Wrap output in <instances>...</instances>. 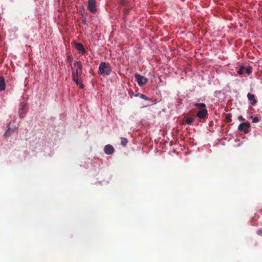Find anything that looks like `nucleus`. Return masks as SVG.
<instances>
[{"label": "nucleus", "instance_id": "2", "mask_svg": "<svg viewBox=\"0 0 262 262\" xmlns=\"http://www.w3.org/2000/svg\"><path fill=\"white\" fill-rule=\"evenodd\" d=\"M82 64L80 61H75L73 64L72 75L80 76L82 74Z\"/></svg>", "mask_w": 262, "mask_h": 262}, {"label": "nucleus", "instance_id": "6", "mask_svg": "<svg viewBox=\"0 0 262 262\" xmlns=\"http://www.w3.org/2000/svg\"><path fill=\"white\" fill-rule=\"evenodd\" d=\"M208 115V111L206 108L199 110L196 114V116L201 119H206Z\"/></svg>", "mask_w": 262, "mask_h": 262}, {"label": "nucleus", "instance_id": "12", "mask_svg": "<svg viewBox=\"0 0 262 262\" xmlns=\"http://www.w3.org/2000/svg\"><path fill=\"white\" fill-rule=\"evenodd\" d=\"M6 89L5 80L3 77L0 76V91Z\"/></svg>", "mask_w": 262, "mask_h": 262}, {"label": "nucleus", "instance_id": "9", "mask_svg": "<svg viewBox=\"0 0 262 262\" xmlns=\"http://www.w3.org/2000/svg\"><path fill=\"white\" fill-rule=\"evenodd\" d=\"M104 151L107 155H111L114 153L115 149L113 146L108 144L105 146L104 148Z\"/></svg>", "mask_w": 262, "mask_h": 262}, {"label": "nucleus", "instance_id": "20", "mask_svg": "<svg viewBox=\"0 0 262 262\" xmlns=\"http://www.w3.org/2000/svg\"><path fill=\"white\" fill-rule=\"evenodd\" d=\"M259 118L257 117H255L252 119V122L257 123L259 121Z\"/></svg>", "mask_w": 262, "mask_h": 262}, {"label": "nucleus", "instance_id": "1", "mask_svg": "<svg viewBox=\"0 0 262 262\" xmlns=\"http://www.w3.org/2000/svg\"><path fill=\"white\" fill-rule=\"evenodd\" d=\"M99 71L101 75H109L112 72V70L108 64L102 62L99 66Z\"/></svg>", "mask_w": 262, "mask_h": 262}, {"label": "nucleus", "instance_id": "10", "mask_svg": "<svg viewBox=\"0 0 262 262\" xmlns=\"http://www.w3.org/2000/svg\"><path fill=\"white\" fill-rule=\"evenodd\" d=\"M247 98L248 100L250 101V103L252 105H255L257 103V100L255 99V96L254 94H251L250 93L247 94Z\"/></svg>", "mask_w": 262, "mask_h": 262}, {"label": "nucleus", "instance_id": "13", "mask_svg": "<svg viewBox=\"0 0 262 262\" xmlns=\"http://www.w3.org/2000/svg\"><path fill=\"white\" fill-rule=\"evenodd\" d=\"M194 106L198 108H199L200 110H202L204 108H206V105L205 103H194Z\"/></svg>", "mask_w": 262, "mask_h": 262}, {"label": "nucleus", "instance_id": "24", "mask_svg": "<svg viewBox=\"0 0 262 262\" xmlns=\"http://www.w3.org/2000/svg\"><path fill=\"white\" fill-rule=\"evenodd\" d=\"M238 120H240V121H243V120H245V119H244V118H243V117L242 116H238Z\"/></svg>", "mask_w": 262, "mask_h": 262}, {"label": "nucleus", "instance_id": "4", "mask_svg": "<svg viewBox=\"0 0 262 262\" xmlns=\"http://www.w3.org/2000/svg\"><path fill=\"white\" fill-rule=\"evenodd\" d=\"M88 9L93 13H95L96 12V2L95 0L88 1Z\"/></svg>", "mask_w": 262, "mask_h": 262}, {"label": "nucleus", "instance_id": "3", "mask_svg": "<svg viewBox=\"0 0 262 262\" xmlns=\"http://www.w3.org/2000/svg\"><path fill=\"white\" fill-rule=\"evenodd\" d=\"M135 77L139 86H142L148 82V79L139 74H135Z\"/></svg>", "mask_w": 262, "mask_h": 262}, {"label": "nucleus", "instance_id": "22", "mask_svg": "<svg viewBox=\"0 0 262 262\" xmlns=\"http://www.w3.org/2000/svg\"><path fill=\"white\" fill-rule=\"evenodd\" d=\"M119 3L121 6H124L125 4L126 0H120Z\"/></svg>", "mask_w": 262, "mask_h": 262}, {"label": "nucleus", "instance_id": "5", "mask_svg": "<svg viewBox=\"0 0 262 262\" xmlns=\"http://www.w3.org/2000/svg\"><path fill=\"white\" fill-rule=\"evenodd\" d=\"M250 126V124L249 122L242 123L238 125V129L239 131H242L244 133L247 134L248 133V128Z\"/></svg>", "mask_w": 262, "mask_h": 262}, {"label": "nucleus", "instance_id": "16", "mask_svg": "<svg viewBox=\"0 0 262 262\" xmlns=\"http://www.w3.org/2000/svg\"><path fill=\"white\" fill-rule=\"evenodd\" d=\"M121 144L123 145V146H125L127 143H128V140L124 137H121Z\"/></svg>", "mask_w": 262, "mask_h": 262}, {"label": "nucleus", "instance_id": "8", "mask_svg": "<svg viewBox=\"0 0 262 262\" xmlns=\"http://www.w3.org/2000/svg\"><path fill=\"white\" fill-rule=\"evenodd\" d=\"M80 76H75V75H72V78L73 81L76 83L77 85H79L80 88L82 89L84 86L83 84L82 83V81L80 78H79Z\"/></svg>", "mask_w": 262, "mask_h": 262}, {"label": "nucleus", "instance_id": "25", "mask_svg": "<svg viewBox=\"0 0 262 262\" xmlns=\"http://www.w3.org/2000/svg\"><path fill=\"white\" fill-rule=\"evenodd\" d=\"M257 234L260 235L262 234V231L261 230H258L257 232Z\"/></svg>", "mask_w": 262, "mask_h": 262}, {"label": "nucleus", "instance_id": "7", "mask_svg": "<svg viewBox=\"0 0 262 262\" xmlns=\"http://www.w3.org/2000/svg\"><path fill=\"white\" fill-rule=\"evenodd\" d=\"M26 103L25 102L21 103L19 105L18 114L20 118H23L24 114L26 113Z\"/></svg>", "mask_w": 262, "mask_h": 262}, {"label": "nucleus", "instance_id": "23", "mask_svg": "<svg viewBox=\"0 0 262 262\" xmlns=\"http://www.w3.org/2000/svg\"><path fill=\"white\" fill-rule=\"evenodd\" d=\"M82 22L83 24L84 25H87V21H86V19L85 18L82 19Z\"/></svg>", "mask_w": 262, "mask_h": 262}, {"label": "nucleus", "instance_id": "21", "mask_svg": "<svg viewBox=\"0 0 262 262\" xmlns=\"http://www.w3.org/2000/svg\"><path fill=\"white\" fill-rule=\"evenodd\" d=\"M67 60H68V62H69L70 65L71 66V62L72 60V58H71V57L70 56H68V58H67Z\"/></svg>", "mask_w": 262, "mask_h": 262}, {"label": "nucleus", "instance_id": "14", "mask_svg": "<svg viewBox=\"0 0 262 262\" xmlns=\"http://www.w3.org/2000/svg\"><path fill=\"white\" fill-rule=\"evenodd\" d=\"M232 115L231 113H228L225 115V121L226 123H229L232 121Z\"/></svg>", "mask_w": 262, "mask_h": 262}, {"label": "nucleus", "instance_id": "17", "mask_svg": "<svg viewBox=\"0 0 262 262\" xmlns=\"http://www.w3.org/2000/svg\"><path fill=\"white\" fill-rule=\"evenodd\" d=\"M245 70V67L243 66H241L239 68V69L237 71L238 74L239 75H242L244 73V71Z\"/></svg>", "mask_w": 262, "mask_h": 262}, {"label": "nucleus", "instance_id": "19", "mask_svg": "<svg viewBox=\"0 0 262 262\" xmlns=\"http://www.w3.org/2000/svg\"><path fill=\"white\" fill-rule=\"evenodd\" d=\"M140 98L144 99V100H150V98L148 97H147L146 96L143 95V94H140Z\"/></svg>", "mask_w": 262, "mask_h": 262}, {"label": "nucleus", "instance_id": "11", "mask_svg": "<svg viewBox=\"0 0 262 262\" xmlns=\"http://www.w3.org/2000/svg\"><path fill=\"white\" fill-rule=\"evenodd\" d=\"M76 49L79 51L81 52L82 54L85 52V50L84 48L83 45L81 43H75Z\"/></svg>", "mask_w": 262, "mask_h": 262}, {"label": "nucleus", "instance_id": "15", "mask_svg": "<svg viewBox=\"0 0 262 262\" xmlns=\"http://www.w3.org/2000/svg\"><path fill=\"white\" fill-rule=\"evenodd\" d=\"M194 118L191 117H187L185 119V122L187 124H191L193 122Z\"/></svg>", "mask_w": 262, "mask_h": 262}, {"label": "nucleus", "instance_id": "18", "mask_svg": "<svg viewBox=\"0 0 262 262\" xmlns=\"http://www.w3.org/2000/svg\"><path fill=\"white\" fill-rule=\"evenodd\" d=\"M245 72L248 74H250L252 73V68L251 67H248L247 68H245Z\"/></svg>", "mask_w": 262, "mask_h": 262}]
</instances>
